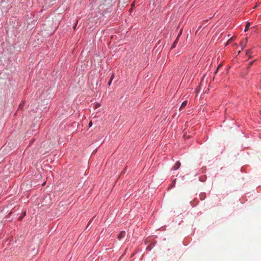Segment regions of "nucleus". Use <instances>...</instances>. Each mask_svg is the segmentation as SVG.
<instances>
[{
  "instance_id": "f257e3e1",
  "label": "nucleus",
  "mask_w": 261,
  "mask_h": 261,
  "mask_svg": "<svg viewBox=\"0 0 261 261\" xmlns=\"http://www.w3.org/2000/svg\"><path fill=\"white\" fill-rule=\"evenodd\" d=\"M125 234L126 233L125 231H121L118 236V239L120 240L125 237Z\"/></svg>"
},
{
  "instance_id": "20e7f679",
  "label": "nucleus",
  "mask_w": 261,
  "mask_h": 261,
  "mask_svg": "<svg viewBox=\"0 0 261 261\" xmlns=\"http://www.w3.org/2000/svg\"><path fill=\"white\" fill-rule=\"evenodd\" d=\"M187 103H188V102H187V100L184 101L182 103V104H181V106H180V107L179 110H181L182 109L184 108L187 106Z\"/></svg>"
},
{
  "instance_id": "0eeeda50",
  "label": "nucleus",
  "mask_w": 261,
  "mask_h": 261,
  "mask_svg": "<svg viewBox=\"0 0 261 261\" xmlns=\"http://www.w3.org/2000/svg\"><path fill=\"white\" fill-rule=\"evenodd\" d=\"M113 79V74L112 75V77H111V79H110V81H109V83H108V85H109V86H110V85H111V82H112V81Z\"/></svg>"
},
{
  "instance_id": "1a4fd4ad",
  "label": "nucleus",
  "mask_w": 261,
  "mask_h": 261,
  "mask_svg": "<svg viewBox=\"0 0 261 261\" xmlns=\"http://www.w3.org/2000/svg\"><path fill=\"white\" fill-rule=\"evenodd\" d=\"M255 60L254 61H251L249 63V64H248V67H250L253 64V63L254 62Z\"/></svg>"
},
{
  "instance_id": "423d86ee",
  "label": "nucleus",
  "mask_w": 261,
  "mask_h": 261,
  "mask_svg": "<svg viewBox=\"0 0 261 261\" xmlns=\"http://www.w3.org/2000/svg\"><path fill=\"white\" fill-rule=\"evenodd\" d=\"M251 50H248L246 52V55L247 56H249V58H251V56L249 55L250 54H251Z\"/></svg>"
},
{
  "instance_id": "ddd939ff",
  "label": "nucleus",
  "mask_w": 261,
  "mask_h": 261,
  "mask_svg": "<svg viewBox=\"0 0 261 261\" xmlns=\"http://www.w3.org/2000/svg\"><path fill=\"white\" fill-rule=\"evenodd\" d=\"M23 217V216H21V217H20L19 218V220H22V219Z\"/></svg>"
},
{
  "instance_id": "2eb2a0df",
  "label": "nucleus",
  "mask_w": 261,
  "mask_h": 261,
  "mask_svg": "<svg viewBox=\"0 0 261 261\" xmlns=\"http://www.w3.org/2000/svg\"><path fill=\"white\" fill-rule=\"evenodd\" d=\"M76 28V25H75V26L74 27V29H75Z\"/></svg>"
},
{
  "instance_id": "7ed1b4c3",
  "label": "nucleus",
  "mask_w": 261,
  "mask_h": 261,
  "mask_svg": "<svg viewBox=\"0 0 261 261\" xmlns=\"http://www.w3.org/2000/svg\"><path fill=\"white\" fill-rule=\"evenodd\" d=\"M247 38H245L241 42V45L242 46V48H243L246 45L247 43Z\"/></svg>"
},
{
  "instance_id": "f8f14e48",
  "label": "nucleus",
  "mask_w": 261,
  "mask_h": 261,
  "mask_svg": "<svg viewBox=\"0 0 261 261\" xmlns=\"http://www.w3.org/2000/svg\"><path fill=\"white\" fill-rule=\"evenodd\" d=\"M99 107H100V105L99 103H97L95 105V108H98Z\"/></svg>"
},
{
  "instance_id": "4468645a",
  "label": "nucleus",
  "mask_w": 261,
  "mask_h": 261,
  "mask_svg": "<svg viewBox=\"0 0 261 261\" xmlns=\"http://www.w3.org/2000/svg\"><path fill=\"white\" fill-rule=\"evenodd\" d=\"M25 212H24L23 214V216H25Z\"/></svg>"
},
{
  "instance_id": "39448f33",
  "label": "nucleus",
  "mask_w": 261,
  "mask_h": 261,
  "mask_svg": "<svg viewBox=\"0 0 261 261\" xmlns=\"http://www.w3.org/2000/svg\"><path fill=\"white\" fill-rule=\"evenodd\" d=\"M250 23H247V24H246V28L244 30V31L246 32L248 31V28L250 27Z\"/></svg>"
},
{
  "instance_id": "9d476101",
  "label": "nucleus",
  "mask_w": 261,
  "mask_h": 261,
  "mask_svg": "<svg viewBox=\"0 0 261 261\" xmlns=\"http://www.w3.org/2000/svg\"><path fill=\"white\" fill-rule=\"evenodd\" d=\"M92 121H90L89 123V126L90 127L92 126Z\"/></svg>"
},
{
  "instance_id": "6e6552de",
  "label": "nucleus",
  "mask_w": 261,
  "mask_h": 261,
  "mask_svg": "<svg viewBox=\"0 0 261 261\" xmlns=\"http://www.w3.org/2000/svg\"><path fill=\"white\" fill-rule=\"evenodd\" d=\"M221 66H222V64H219V66H218V67H217V69H216V71H215V74H216V73H217V72H218V70L219 68L220 67H221Z\"/></svg>"
},
{
  "instance_id": "f03ea898",
  "label": "nucleus",
  "mask_w": 261,
  "mask_h": 261,
  "mask_svg": "<svg viewBox=\"0 0 261 261\" xmlns=\"http://www.w3.org/2000/svg\"><path fill=\"white\" fill-rule=\"evenodd\" d=\"M180 166V163L179 162V161H177L175 164V165H174V166L173 167V169L174 170H177L178 169L179 167Z\"/></svg>"
},
{
  "instance_id": "9b49d317",
  "label": "nucleus",
  "mask_w": 261,
  "mask_h": 261,
  "mask_svg": "<svg viewBox=\"0 0 261 261\" xmlns=\"http://www.w3.org/2000/svg\"><path fill=\"white\" fill-rule=\"evenodd\" d=\"M176 43V41H174V42L173 44V46L172 47V48H174L175 47Z\"/></svg>"
}]
</instances>
